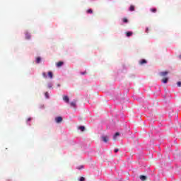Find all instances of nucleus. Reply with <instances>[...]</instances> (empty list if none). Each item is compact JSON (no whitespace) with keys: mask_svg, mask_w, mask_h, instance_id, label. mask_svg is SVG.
Listing matches in <instances>:
<instances>
[{"mask_svg":"<svg viewBox=\"0 0 181 181\" xmlns=\"http://www.w3.org/2000/svg\"><path fill=\"white\" fill-rule=\"evenodd\" d=\"M48 76L49 78H53V72L52 71H49L48 72Z\"/></svg>","mask_w":181,"mask_h":181,"instance_id":"obj_8","label":"nucleus"},{"mask_svg":"<svg viewBox=\"0 0 181 181\" xmlns=\"http://www.w3.org/2000/svg\"><path fill=\"white\" fill-rule=\"evenodd\" d=\"M55 121L57 124H60L63 121V117H57L55 118Z\"/></svg>","mask_w":181,"mask_h":181,"instance_id":"obj_2","label":"nucleus"},{"mask_svg":"<svg viewBox=\"0 0 181 181\" xmlns=\"http://www.w3.org/2000/svg\"><path fill=\"white\" fill-rule=\"evenodd\" d=\"M117 136H119V132H116L113 136L114 141H117Z\"/></svg>","mask_w":181,"mask_h":181,"instance_id":"obj_5","label":"nucleus"},{"mask_svg":"<svg viewBox=\"0 0 181 181\" xmlns=\"http://www.w3.org/2000/svg\"><path fill=\"white\" fill-rule=\"evenodd\" d=\"M169 78L168 77L163 78L162 79V83H163L164 84H166V83H168Z\"/></svg>","mask_w":181,"mask_h":181,"instance_id":"obj_4","label":"nucleus"},{"mask_svg":"<svg viewBox=\"0 0 181 181\" xmlns=\"http://www.w3.org/2000/svg\"><path fill=\"white\" fill-rule=\"evenodd\" d=\"M146 63H147L146 59H141L140 61V64H146Z\"/></svg>","mask_w":181,"mask_h":181,"instance_id":"obj_11","label":"nucleus"},{"mask_svg":"<svg viewBox=\"0 0 181 181\" xmlns=\"http://www.w3.org/2000/svg\"><path fill=\"white\" fill-rule=\"evenodd\" d=\"M180 58L181 59V55L180 56Z\"/></svg>","mask_w":181,"mask_h":181,"instance_id":"obj_24","label":"nucleus"},{"mask_svg":"<svg viewBox=\"0 0 181 181\" xmlns=\"http://www.w3.org/2000/svg\"><path fill=\"white\" fill-rule=\"evenodd\" d=\"M87 72L86 71H84V72H81V74H82L83 76V74H86Z\"/></svg>","mask_w":181,"mask_h":181,"instance_id":"obj_20","label":"nucleus"},{"mask_svg":"<svg viewBox=\"0 0 181 181\" xmlns=\"http://www.w3.org/2000/svg\"><path fill=\"white\" fill-rule=\"evenodd\" d=\"M119 151V149L118 148H115V153H117V152H118Z\"/></svg>","mask_w":181,"mask_h":181,"instance_id":"obj_19","label":"nucleus"},{"mask_svg":"<svg viewBox=\"0 0 181 181\" xmlns=\"http://www.w3.org/2000/svg\"><path fill=\"white\" fill-rule=\"evenodd\" d=\"M102 139L103 141V142H108V136H102Z\"/></svg>","mask_w":181,"mask_h":181,"instance_id":"obj_6","label":"nucleus"},{"mask_svg":"<svg viewBox=\"0 0 181 181\" xmlns=\"http://www.w3.org/2000/svg\"><path fill=\"white\" fill-rule=\"evenodd\" d=\"M45 97L46 98H49V93L47 92L45 93Z\"/></svg>","mask_w":181,"mask_h":181,"instance_id":"obj_17","label":"nucleus"},{"mask_svg":"<svg viewBox=\"0 0 181 181\" xmlns=\"http://www.w3.org/2000/svg\"><path fill=\"white\" fill-rule=\"evenodd\" d=\"M70 105L71 107H76V101L71 102Z\"/></svg>","mask_w":181,"mask_h":181,"instance_id":"obj_12","label":"nucleus"},{"mask_svg":"<svg viewBox=\"0 0 181 181\" xmlns=\"http://www.w3.org/2000/svg\"><path fill=\"white\" fill-rule=\"evenodd\" d=\"M64 64L63 62H59L57 63V67H62V66Z\"/></svg>","mask_w":181,"mask_h":181,"instance_id":"obj_7","label":"nucleus"},{"mask_svg":"<svg viewBox=\"0 0 181 181\" xmlns=\"http://www.w3.org/2000/svg\"><path fill=\"white\" fill-rule=\"evenodd\" d=\"M140 179H141V180H142V181H145V180H146V176H145V175H141V176H140Z\"/></svg>","mask_w":181,"mask_h":181,"instance_id":"obj_9","label":"nucleus"},{"mask_svg":"<svg viewBox=\"0 0 181 181\" xmlns=\"http://www.w3.org/2000/svg\"><path fill=\"white\" fill-rule=\"evenodd\" d=\"M42 60V59L40 57H37L36 59V63L39 64L40 63V61Z\"/></svg>","mask_w":181,"mask_h":181,"instance_id":"obj_13","label":"nucleus"},{"mask_svg":"<svg viewBox=\"0 0 181 181\" xmlns=\"http://www.w3.org/2000/svg\"><path fill=\"white\" fill-rule=\"evenodd\" d=\"M159 74L161 77H166V76H168V74H169V71H162V72H160Z\"/></svg>","mask_w":181,"mask_h":181,"instance_id":"obj_1","label":"nucleus"},{"mask_svg":"<svg viewBox=\"0 0 181 181\" xmlns=\"http://www.w3.org/2000/svg\"><path fill=\"white\" fill-rule=\"evenodd\" d=\"M127 36H128V37H129V36H131V35H127Z\"/></svg>","mask_w":181,"mask_h":181,"instance_id":"obj_23","label":"nucleus"},{"mask_svg":"<svg viewBox=\"0 0 181 181\" xmlns=\"http://www.w3.org/2000/svg\"><path fill=\"white\" fill-rule=\"evenodd\" d=\"M177 85L178 87H181V81H178L177 83Z\"/></svg>","mask_w":181,"mask_h":181,"instance_id":"obj_15","label":"nucleus"},{"mask_svg":"<svg viewBox=\"0 0 181 181\" xmlns=\"http://www.w3.org/2000/svg\"><path fill=\"white\" fill-rule=\"evenodd\" d=\"M42 76L44 77V78H47V76L46 75V72H43L42 73Z\"/></svg>","mask_w":181,"mask_h":181,"instance_id":"obj_14","label":"nucleus"},{"mask_svg":"<svg viewBox=\"0 0 181 181\" xmlns=\"http://www.w3.org/2000/svg\"><path fill=\"white\" fill-rule=\"evenodd\" d=\"M58 87H60V85H59V84H58Z\"/></svg>","mask_w":181,"mask_h":181,"instance_id":"obj_22","label":"nucleus"},{"mask_svg":"<svg viewBox=\"0 0 181 181\" xmlns=\"http://www.w3.org/2000/svg\"><path fill=\"white\" fill-rule=\"evenodd\" d=\"M52 83L48 84V88H52Z\"/></svg>","mask_w":181,"mask_h":181,"instance_id":"obj_18","label":"nucleus"},{"mask_svg":"<svg viewBox=\"0 0 181 181\" xmlns=\"http://www.w3.org/2000/svg\"><path fill=\"white\" fill-rule=\"evenodd\" d=\"M86 178H84L83 177H81L79 180V181H85Z\"/></svg>","mask_w":181,"mask_h":181,"instance_id":"obj_16","label":"nucleus"},{"mask_svg":"<svg viewBox=\"0 0 181 181\" xmlns=\"http://www.w3.org/2000/svg\"><path fill=\"white\" fill-rule=\"evenodd\" d=\"M27 121H28V122L32 121V118H31V117L28 118Z\"/></svg>","mask_w":181,"mask_h":181,"instance_id":"obj_21","label":"nucleus"},{"mask_svg":"<svg viewBox=\"0 0 181 181\" xmlns=\"http://www.w3.org/2000/svg\"><path fill=\"white\" fill-rule=\"evenodd\" d=\"M78 129H81V131L84 132L86 131V127H84V126H81L78 127Z\"/></svg>","mask_w":181,"mask_h":181,"instance_id":"obj_10","label":"nucleus"},{"mask_svg":"<svg viewBox=\"0 0 181 181\" xmlns=\"http://www.w3.org/2000/svg\"><path fill=\"white\" fill-rule=\"evenodd\" d=\"M63 100H64V101H65V103H69V101H70V99L69 98V96H67V95H64Z\"/></svg>","mask_w":181,"mask_h":181,"instance_id":"obj_3","label":"nucleus"}]
</instances>
